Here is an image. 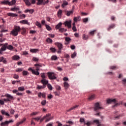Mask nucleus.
Listing matches in <instances>:
<instances>
[{"label": "nucleus", "mask_w": 126, "mask_h": 126, "mask_svg": "<svg viewBox=\"0 0 126 126\" xmlns=\"http://www.w3.org/2000/svg\"><path fill=\"white\" fill-rule=\"evenodd\" d=\"M34 66L36 67L35 69L36 71L32 69V68L31 67H30L28 69V70L32 71V74H35V75H39V74H40V73L38 71L40 70V67H42V65H41L40 64L36 63V64H34Z\"/></svg>", "instance_id": "obj_1"}, {"label": "nucleus", "mask_w": 126, "mask_h": 126, "mask_svg": "<svg viewBox=\"0 0 126 126\" xmlns=\"http://www.w3.org/2000/svg\"><path fill=\"white\" fill-rule=\"evenodd\" d=\"M21 30V28L19 26H15L14 27V29L11 31L10 34L12 35V36H14L16 37L17 35H18V32H20Z\"/></svg>", "instance_id": "obj_2"}, {"label": "nucleus", "mask_w": 126, "mask_h": 126, "mask_svg": "<svg viewBox=\"0 0 126 126\" xmlns=\"http://www.w3.org/2000/svg\"><path fill=\"white\" fill-rule=\"evenodd\" d=\"M50 117H51V114H46V116H44L41 119L40 118V123H42V122H43V121H44L45 119H46L45 121L46 123H48V122L51 121V120Z\"/></svg>", "instance_id": "obj_3"}, {"label": "nucleus", "mask_w": 126, "mask_h": 126, "mask_svg": "<svg viewBox=\"0 0 126 126\" xmlns=\"http://www.w3.org/2000/svg\"><path fill=\"white\" fill-rule=\"evenodd\" d=\"M47 75L48 78L51 80H54L55 79H57V77H56V74L54 73L53 72H48Z\"/></svg>", "instance_id": "obj_4"}, {"label": "nucleus", "mask_w": 126, "mask_h": 126, "mask_svg": "<svg viewBox=\"0 0 126 126\" xmlns=\"http://www.w3.org/2000/svg\"><path fill=\"white\" fill-rule=\"evenodd\" d=\"M8 45V43H5L4 44H0V46H2V47L0 49V54H2V52L6 50V48Z\"/></svg>", "instance_id": "obj_5"}, {"label": "nucleus", "mask_w": 126, "mask_h": 126, "mask_svg": "<svg viewBox=\"0 0 126 126\" xmlns=\"http://www.w3.org/2000/svg\"><path fill=\"white\" fill-rule=\"evenodd\" d=\"M40 82L45 87H47V85L49 84V81L46 79H42Z\"/></svg>", "instance_id": "obj_6"}, {"label": "nucleus", "mask_w": 126, "mask_h": 126, "mask_svg": "<svg viewBox=\"0 0 126 126\" xmlns=\"http://www.w3.org/2000/svg\"><path fill=\"white\" fill-rule=\"evenodd\" d=\"M11 123H13V120H10L9 121H5V122H2L0 123V126H8V124H10Z\"/></svg>", "instance_id": "obj_7"}, {"label": "nucleus", "mask_w": 126, "mask_h": 126, "mask_svg": "<svg viewBox=\"0 0 126 126\" xmlns=\"http://www.w3.org/2000/svg\"><path fill=\"white\" fill-rule=\"evenodd\" d=\"M100 109H102V107L100 106V104L98 102L95 103L94 108V111H97L100 110Z\"/></svg>", "instance_id": "obj_8"}, {"label": "nucleus", "mask_w": 126, "mask_h": 126, "mask_svg": "<svg viewBox=\"0 0 126 126\" xmlns=\"http://www.w3.org/2000/svg\"><path fill=\"white\" fill-rule=\"evenodd\" d=\"M55 45L58 48V50H62L63 48V45L61 42H56Z\"/></svg>", "instance_id": "obj_9"}, {"label": "nucleus", "mask_w": 126, "mask_h": 126, "mask_svg": "<svg viewBox=\"0 0 126 126\" xmlns=\"http://www.w3.org/2000/svg\"><path fill=\"white\" fill-rule=\"evenodd\" d=\"M107 104H111V103H114V104H116V103H117V100L116 99H108L106 100Z\"/></svg>", "instance_id": "obj_10"}, {"label": "nucleus", "mask_w": 126, "mask_h": 126, "mask_svg": "<svg viewBox=\"0 0 126 126\" xmlns=\"http://www.w3.org/2000/svg\"><path fill=\"white\" fill-rule=\"evenodd\" d=\"M64 25L65 26H67L68 28H71V21L65 22Z\"/></svg>", "instance_id": "obj_11"}, {"label": "nucleus", "mask_w": 126, "mask_h": 126, "mask_svg": "<svg viewBox=\"0 0 126 126\" xmlns=\"http://www.w3.org/2000/svg\"><path fill=\"white\" fill-rule=\"evenodd\" d=\"M4 97H7V99L9 100V102H10L11 100H13V96L11 95L10 94H7L4 95Z\"/></svg>", "instance_id": "obj_12"}, {"label": "nucleus", "mask_w": 126, "mask_h": 126, "mask_svg": "<svg viewBox=\"0 0 126 126\" xmlns=\"http://www.w3.org/2000/svg\"><path fill=\"white\" fill-rule=\"evenodd\" d=\"M13 93L14 94H16V95H17L18 96H23V94L22 93H20L19 92H18V91L16 90H14L12 91Z\"/></svg>", "instance_id": "obj_13"}, {"label": "nucleus", "mask_w": 126, "mask_h": 126, "mask_svg": "<svg viewBox=\"0 0 126 126\" xmlns=\"http://www.w3.org/2000/svg\"><path fill=\"white\" fill-rule=\"evenodd\" d=\"M20 57L18 55H14L12 57L13 61H19Z\"/></svg>", "instance_id": "obj_14"}, {"label": "nucleus", "mask_w": 126, "mask_h": 126, "mask_svg": "<svg viewBox=\"0 0 126 126\" xmlns=\"http://www.w3.org/2000/svg\"><path fill=\"white\" fill-rule=\"evenodd\" d=\"M63 25V23L61 22L59 23L58 25H57L55 27V29L56 30H58L59 29H61L62 28V26Z\"/></svg>", "instance_id": "obj_15"}, {"label": "nucleus", "mask_w": 126, "mask_h": 126, "mask_svg": "<svg viewBox=\"0 0 126 126\" xmlns=\"http://www.w3.org/2000/svg\"><path fill=\"white\" fill-rule=\"evenodd\" d=\"M8 16H11V17H17L18 16L17 14H14L13 13H8Z\"/></svg>", "instance_id": "obj_16"}, {"label": "nucleus", "mask_w": 126, "mask_h": 126, "mask_svg": "<svg viewBox=\"0 0 126 126\" xmlns=\"http://www.w3.org/2000/svg\"><path fill=\"white\" fill-rule=\"evenodd\" d=\"M10 10L11 11H17V10H20V8H19V7H15L14 6L13 8H11L10 9Z\"/></svg>", "instance_id": "obj_17"}, {"label": "nucleus", "mask_w": 126, "mask_h": 126, "mask_svg": "<svg viewBox=\"0 0 126 126\" xmlns=\"http://www.w3.org/2000/svg\"><path fill=\"white\" fill-rule=\"evenodd\" d=\"M20 23H22V24H27V25H29V22L27 20H23L20 21Z\"/></svg>", "instance_id": "obj_18"}, {"label": "nucleus", "mask_w": 126, "mask_h": 126, "mask_svg": "<svg viewBox=\"0 0 126 126\" xmlns=\"http://www.w3.org/2000/svg\"><path fill=\"white\" fill-rule=\"evenodd\" d=\"M62 13H63V10H62L61 9L58 10V13H57V15L59 18H61V17H62Z\"/></svg>", "instance_id": "obj_19"}, {"label": "nucleus", "mask_w": 126, "mask_h": 126, "mask_svg": "<svg viewBox=\"0 0 126 126\" xmlns=\"http://www.w3.org/2000/svg\"><path fill=\"white\" fill-rule=\"evenodd\" d=\"M25 12L26 13H27V12H29L31 14H32L34 12V9H27L25 11Z\"/></svg>", "instance_id": "obj_20"}, {"label": "nucleus", "mask_w": 126, "mask_h": 126, "mask_svg": "<svg viewBox=\"0 0 126 126\" xmlns=\"http://www.w3.org/2000/svg\"><path fill=\"white\" fill-rule=\"evenodd\" d=\"M39 51V49H30V52L31 53H32L33 54H35V53H37V52Z\"/></svg>", "instance_id": "obj_21"}, {"label": "nucleus", "mask_w": 126, "mask_h": 126, "mask_svg": "<svg viewBox=\"0 0 126 126\" xmlns=\"http://www.w3.org/2000/svg\"><path fill=\"white\" fill-rule=\"evenodd\" d=\"M78 108V105H75V106H73L71 107L70 109L67 110L68 112H70V111H72V110H74V109H77Z\"/></svg>", "instance_id": "obj_22"}, {"label": "nucleus", "mask_w": 126, "mask_h": 126, "mask_svg": "<svg viewBox=\"0 0 126 126\" xmlns=\"http://www.w3.org/2000/svg\"><path fill=\"white\" fill-rule=\"evenodd\" d=\"M1 4H8V5H9L10 2H9V1L4 0V1H1Z\"/></svg>", "instance_id": "obj_23"}, {"label": "nucleus", "mask_w": 126, "mask_h": 126, "mask_svg": "<svg viewBox=\"0 0 126 126\" xmlns=\"http://www.w3.org/2000/svg\"><path fill=\"white\" fill-rule=\"evenodd\" d=\"M22 35H26V29L25 28H22Z\"/></svg>", "instance_id": "obj_24"}, {"label": "nucleus", "mask_w": 126, "mask_h": 126, "mask_svg": "<svg viewBox=\"0 0 126 126\" xmlns=\"http://www.w3.org/2000/svg\"><path fill=\"white\" fill-rule=\"evenodd\" d=\"M73 20L75 22H77V21H80V16L74 17Z\"/></svg>", "instance_id": "obj_25"}, {"label": "nucleus", "mask_w": 126, "mask_h": 126, "mask_svg": "<svg viewBox=\"0 0 126 126\" xmlns=\"http://www.w3.org/2000/svg\"><path fill=\"white\" fill-rule=\"evenodd\" d=\"M37 0V2L36 3V4L37 5H41V4H43L44 2V0Z\"/></svg>", "instance_id": "obj_26"}, {"label": "nucleus", "mask_w": 126, "mask_h": 126, "mask_svg": "<svg viewBox=\"0 0 126 126\" xmlns=\"http://www.w3.org/2000/svg\"><path fill=\"white\" fill-rule=\"evenodd\" d=\"M64 87L65 88V89H67L68 87H69V84H68V83L67 82H64Z\"/></svg>", "instance_id": "obj_27"}, {"label": "nucleus", "mask_w": 126, "mask_h": 126, "mask_svg": "<svg viewBox=\"0 0 126 126\" xmlns=\"http://www.w3.org/2000/svg\"><path fill=\"white\" fill-rule=\"evenodd\" d=\"M1 114L2 115H5V116H7L8 117H9V114L7 113V112H6L4 110H1Z\"/></svg>", "instance_id": "obj_28"}, {"label": "nucleus", "mask_w": 126, "mask_h": 126, "mask_svg": "<svg viewBox=\"0 0 126 126\" xmlns=\"http://www.w3.org/2000/svg\"><path fill=\"white\" fill-rule=\"evenodd\" d=\"M115 28V24H112L109 26V28L107 29L108 31H110V30Z\"/></svg>", "instance_id": "obj_29"}, {"label": "nucleus", "mask_w": 126, "mask_h": 126, "mask_svg": "<svg viewBox=\"0 0 126 126\" xmlns=\"http://www.w3.org/2000/svg\"><path fill=\"white\" fill-rule=\"evenodd\" d=\"M46 41L47 43H48V44H52L53 43V40L50 38H47Z\"/></svg>", "instance_id": "obj_30"}, {"label": "nucleus", "mask_w": 126, "mask_h": 126, "mask_svg": "<svg viewBox=\"0 0 126 126\" xmlns=\"http://www.w3.org/2000/svg\"><path fill=\"white\" fill-rule=\"evenodd\" d=\"M45 87H45V86H43V85L42 86L37 85L36 89H45Z\"/></svg>", "instance_id": "obj_31"}, {"label": "nucleus", "mask_w": 126, "mask_h": 126, "mask_svg": "<svg viewBox=\"0 0 126 126\" xmlns=\"http://www.w3.org/2000/svg\"><path fill=\"white\" fill-rule=\"evenodd\" d=\"M24 2H25L27 5H28V6H30V5H31V2L29 1V0H24Z\"/></svg>", "instance_id": "obj_32"}, {"label": "nucleus", "mask_w": 126, "mask_h": 126, "mask_svg": "<svg viewBox=\"0 0 126 126\" xmlns=\"http://www.w3.org/2000/svg\"><path fill=\"white\" fill-rule=\"evenodd\" d=\"M73 13V10L71 11H67L66 13L67 16H70L71 14H72Z\"/></svg>", "instance_id": "obj_33"}, {"label": "nucleus", "mask_w": 126, "mask_h": 126, "mask_svg": "<svg viewBox=\"0 0 126 126\" xmlns=\"http://www.w3.org/2000/svg\"><path fill=\"white\" fill-rule=\"evenodd\" d=\"M9 5H13L15 3H16V0H12L11 1H9Z\"/></svg>", "instance_id": "obj_34"}, {"label": "nucleus", "mask_w": 126, "mask_h": 126, "mask_svg": "<svg viewBox=\"0 0 126 126\" xmlns=\"http://www.w3.org/2000/svg\"><path fill=\"white\" fill-rule=\"evenodd\" d=\"M51 60L52 61H57L58 60V57L56 55H53L51 57Z\"/></svg>", "instance_id": "obj_35"}, {"label": "nucleus", "mask_w": 126, "mask_h": 126, "mask_svg": "<svg viewBox=\"0 0 126 126\" xmlns=\"http://www.w3.org/2000/svg\"><path fill=\"white\" fill-rule=\"evenodd\" d=\"M21 71H23V68H18L16 69V72H21Z\"/></svg>", "instance_id": "obj_36"}, {"label": "nucleus", "mask_w": 126, "mask_h": 126, "mask_svg": "<svg viewBox=\"0 0 126 126\" xmlns=\"http://www.w3.org/2000/svg\"><path fill=\"white\" fill-rule=\"evenodd\" d=\"M68 4V3L66 1H64L63 2L62 5V7H64V6H65L66 5H67Z\"/></svg>", "instance_id": "obj_37"}, {"label": "nucleus", "mask_w": 126, "mask_h": 126, "mask_svg": "<svg viewBox=\"0 0 126 126\" xmlns=\"http://www.w3.org/2000/svg\"><path fill=\"white\" fill-rule=\"evenodd\" d=\"M66 31H67V30L64 28H61L59 29V32H61L62 33H63V32H66Z\"/></svg>", "instance_id": "obj_38"}, {"label": "nucleus", "mask_w": 126, "mask_h": 126, "mask_svg": "<svg viewBox=\"0 0 126 126\" xmlns=\"http://www.w3.org/2000/svg\"><path fill=\"white\" fill-rule=\"evenodd\" d=\"M95 99V95L92 94L89 97V100H94Z\"/></svg>", "instance_id": "obj_39"}, {"label": "nucleus", "mask_w": 126, "mask_h": 126, "mask_svg": "<svg viewBox=\"0 0 126 126\" xmlns=\"http://www.w3.org/2000/svg\"><path fill=\"white\" fill-rule=\"evenodd\" d=\"M110 69H118L119 68V67L117 66H111L110 67Z\"/></svg>", "instance_id": "obj_40"}, {"label": "nucleus", "mask_w": 126, "mask_h": 126, "mask_svg": "<svg viewBox=\"0 0 126 126\" xmlns=\"http://www.w3.org/2000/svg\"><path fill=\"white\" fill-rule=\"evenodd\" d=\"M39 114V112H33L31 114V116H36Z\"/></svg>", "instance_id": "obj_41"}, {"label": "nucleus", "mask_w": 126, "mask_h": 126, "mask_svg": "<svg viewBox=\"0 0 126 126\" xmlns=\"http://www.w3.org/2000/svg\"><path fill=\"white\" fill-rule=\"evenodd\" d=\"M65 40L66 41V42H68L69 43H70V41H71V39L68 37H66L65 38Z\"/></svg>", "instance_id": "obj_42"}, {"label": "nucleus", "mask_w": 126, "mask_h": 126, "mask_svg": "<svg viewBox=\"0 0 126 126\" xmlns=\"http://www.w3.org/2000/svg\"><path fill=\"white\" fill-rule=\"evenodd\" d=\"M41 77L42 79H46V75H45V73H42L41 74Z\"/></svg>", "instance_id": "obj_43"}, {"label": "nucleus", "mask_w": 126, "mask_h": 126, "mask_svg": "<svg viewBox=\"0 0 126 126\" xmlns=\"http://www.w3.org/2000/svg\"><path fill=\"white\" fill-rule=\"evenodd\" d=\"M47 85V87L49 90H53V87H52V85L50 84H48Z\"/></svg>", "instance_id": "obj_44"}, {"label": "nucleus", "mask_w": 126, "mask_h": 126, "mask_svg": "<svg viewBox=\"0 0 126 126\" xmlns=\"http://www.w3.org/2000/svg\"><path fill=\"white\" fill-rule=\"evenodd\" d=\"M7 49L8 50H13V46H12V45H7Z\"/></svg>", "instance_id": "obj_45"}, {"label": "nucleus", "mask_w": 126, "mask_h": 126, "mask_svg": "<svg viewBox=\"0 0 126 126\" xmlns=\"http://www.w3.org/2000/svg\"><path fill=\"white\" fill-rule=\"evenodd\" d=\"M19 91H24L25 89H24V87H20L18 88Z\"/></svg>", "instance_id": "obj_46"}, {"label": "nucleus", "mask_w": 126, "mask_h": 126, "mask_svg": "<svg viewBox=\"0 0 126 126\" xmlns=\"http://www.w3.org/2000/svg\"><path fill=\"white\" fill-rule=\"evenodd\" d=\"M45 26H46V28L47 30H48V31L52 30V28H51V27H50V26H49L48 25H46Z\"/></svg>", "instance_id": "obj_47"}, {"label": "nucleus", "mask_w": 126, "mask_h": 126, "mask_svg": "<svg viewBox=\"0 0 126 126\" xmlns=\"http://www.w3.org/2000/svg\"><path fill=\"white\" fill-rule=\"evenodd\" d=\"M35 25L36 26H37L38 27H39V28H41V24L40 23H39V22H36Z\"/></svg>", "instance_id": "obj_48"}, {"label": "nucleus", "mask_w": 126, "mask_h": 126, "mask_svg": "<svg viewBox=\"0 0 126 126\" xmlns=\"http://www.w3.org/2000/svg\"><path fill=\"white\" fill-rule=\"evenodd\" d=\"M50 51H51V52L52 53H56V50L55 48L51 47V48H50Z\"/></svg>", "instance_id": "obj_49"}, {"label": "nucleus", "mask_w": 126, "mask_h": 126, "mask_svg": "<svg viewBox=\"0 0 126 126\" xmlns=\"http://www.w3.org/2000/svg\"><path fill=\"white\" fill-rule=\"evenodd\" d=\"M47 103V101L46 100H43V101H41V104L42 106H45Z\"/></svg>", "instance_id": "obj_50"}, {"label": "nucleus", "mask_w": 126, "mask_h": 126, "mask_svg": "<svg viewBox=\"0 0 126 126\" xmlns=\"http://www.w3.org/2000/svg\"><path fill=\"white\" fill-rule=\"evenodd\" d=\"M83 40H87V39H88V35L83 34Z\"/></svg>", "instance_id": "obj_51"}, {"label": "nucleus", "mask_w": 126, "mask_h": 126, "mask_svg": "<svg viewBox=\"0 0 126 126\" xmlns=\"http://www.w3.org/2000/svg\"><path fill=\"white\" fill-rule=\"evenodd\" d=\"M22 73L23 75H24V76H25V75H27L28 74V71L24 70L23 71Z\"/></svg>", "instance_id": "obj_52"}, {"label": "nucleus", "mask_w": 126, "mask_h": 126, "mask_svg": "<svg viewBox=\"0 0 126 126\" xmlns=\"http://www.w3.org/2000/svg\"><path fill=\"white\" fill-rule=\"evenodd\" d=\"M75 57H76V52H74L73 54H72L71 55V58L72 59H73V58H75Z\"/></svg>", "instance_id": "obj_53"}, {"label": "nucleus", "mask_w": 126, "mask_h": 126, "mask_svg": "<svg viewBox=\"0 0 126 126\" xmlns=\"http://www.w3.org/2000/svg\"><path fill=\"white\" fill-rule=\"evenodd\" d=\"M80 123H84V124H85V120H84V118H81L80 119Z\"/></svg>", "instance_id": "obj_54"}, {"label": "nucleus", "mask_w": 126, "mask_h": 126, "mask_svg": "<svg viewBox=\"0 0 126 126\" xmlns=\"http://www.w3.org/2000/svg\"><path fill=\"white\" fill-rule=\"evenodd\" d=\"M20 17H21L22 19H23V18H25V17H26V16L24 14H20Z\"/></svg>", "instance_id": "obj_55"}, {"label": "nucleus", "mask_w": 126, "mask_h": 126, "mask_svg": "<svg viewBox=\"0 0 126 126\" xmlns=\"http://www.w3.org/2000/svg\"><path fill=\"white\" fill-rule=\"evenodd\" d=\"M88 22V18H85L83 19V22H84V23H86V22Z\"/></svg>", "instance_id": "obj_56"}, {"label": "nucleus", "mask_w": 126, "mask_h": 126, "mask_svg": "<svg viewBox=\"0 0 126 126\" xmlns=\"http://www.w3.org/2000/svg\"><path fill=\"white\" fill-rule=\"evenodd\" d=\"M33 120H34L35 121H37L38 122V121H40V120H41V117L33 118Z\"/></svg>", "instance_id": "obj_57"}, {"label": "nucleus", "mask_w": 126, "mask_h": 126, "mask_svg": "<svg viewBox=\"0 0 126 126\" xmlns=\"http://www.w3.org/2000/svg\"><path fill=\"white\" fill-rule=\"evenodd\" d=\"M55 88L57 89V90H61V89H62V88H61V86H58V85H56L55 86Z\"/></svg>", "instance_id": "obj_58"}, {"label": "nucleus", "mask_w": 126, "mask_h": 126, "mask_svg": "<svg viewBox=\"0 0 126 126\" xmlns=\"http://www.w3.org/2000/svg\"><path fill=\"white\" fill-rule=\"evenodd\" d=\"M32 60L33 61V62H38L39 61V59H38L36 57H33L32 58Z\"/></svg>", "instance_id": "obj_59"}, {"label": "nucleus", "mask_w": 126, "mask_h": 126, "mask_svg": "<svg viewBox=\"0 0 126 126\" xmlns=\"http://www.w3.org/2000/svg\"><path fill=\"white\" fill-rule=\"evenodd\" d=\"M72 29L74 32H76V31H77L76 26H73V27L72 28Z\"/></svg>", "instance_id": "obj_60"}, {"label": "nucleus", "mask_w": 126, "mask_h": 126, "mask_svg": "<svg viewBox=\"0 0 126 126\" xmlns=\"http://www.w3.org/2000/svg\"><path fill=\"white\" fill-rule=\"evenodd\" d=\"M13 78H15V79H18V78H19V76L17 74H15L13 76Z\"/></svg>", "instance_id": "obj_61"}, {"label": "nucleus", "mask_w": 126, "mask_h": 126, "mask_svg": "<svg viewBox=\"0 0 126 126\" xmlns=\"http://www.w3.org/2000/svg\"><path fill=\"white\" fill-rule=\"evenodd\" d=\"M120 117H124V114H120V115L115 117V119H120Z\"/></svg>", "instance_id": "obj_62"}, {"label": "nucleus", "mask_w": 126, "mask_h": 126, "mask_svg": "<svg viewBox=\"0 0 126 126\" xmlns=\"http://www.w3.org/2000/svg\"><path fill=\"white\" fill-rule=\"evenodd\" d=\"M54 94H55V96H60V92H54Z\"/></svg>", "instance_id": "obj_63"}, {"label": "nucleus", "mask_w": 126, "mask_h": 126, "mask_svg": "<svg viewBox=\"0 0 126 126\" xmlns=\"http://www.w3.org/2000/svg\"><path fill=\"white\" fill-rule=\"evenodd\" d=\"M84 125H86L87 126H90L91 125V122H88L87 123H85Z\"/></svg>", "instance_id": "obj_64"}]
</instances>
